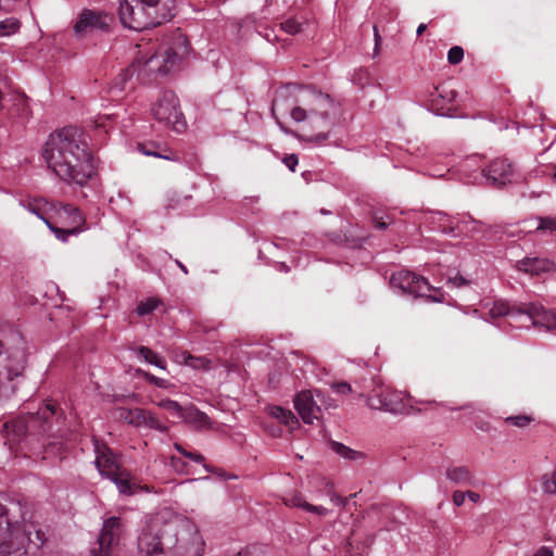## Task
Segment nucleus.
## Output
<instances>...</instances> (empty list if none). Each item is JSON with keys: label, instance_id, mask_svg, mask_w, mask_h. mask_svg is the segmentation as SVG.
Listing matches in <instances>:
<instances>
[{"label": "nucleus", "instance_id": "obj_44", "mask_svg": "<svg viewBox=\"0 0 556 556\" xmlns=\"http://www.w3.org/2000/svg\"><path fill=\"white\" fill-rule=\"evenodd\" d=\"M463 58L464 49L459 46L452 47L447 52V61L453 65L460 63Z\"/></svg>", "mask_w": 556, "mask_h": 556}, {"label": "nucleus", "instance_id": "obj_39", "mask_svg": "<svg viewBox=\"0 0 556 556\" xmlns=\"http://www.w3.org/2000/svg\"><path fill=\"white\" fill-rule=\"evenodd\" d=\"M144 424L142 426L165 432L166 426L151 412L144 409Z\"/></svg>", "mask_w": 556, "mask_h": 556}, {"label": "nucleus", "instance_id": "obj_24", "mask_svg": "<svg viewBox=\"0 0 556 556\" xmlns=\"http://www.w3.org/2000/svg\"><path fill=\"white\" fill-rule=\"evenodd\" d=\"M266 410L273 418L287 426L290 430H294L300 426L298 418L290 409L273 405L268 406Z\"/></svg>", "mask_w": 556, "mask_h": 556}, {"label": "nucleus", "instance_id": "obj_16", "mask_svg": "<svg viewBox=\"0 0 556 556\" xmlns=\"http://www.w3.org/2000/svg\"><path fill=\"white\" fill-rule=\"evenodd\" d=\"M146 14V8L142 3H137L131 0H122L119 3V20L122 24L130 29L141 31L143 29L153 27L151 23H141L138 20V13Z\"/></svg>", "mask_w": 556, "mask_h": 556}, {"label": "nucleus", "instance_id": "obj_4", "mask_svg": "<svg viewBox=\"0 0 556 556\" xmlns=\"http://www.w3.org/2000/svg\"><path fill=\"white\" fill-rule=\"evenodd\" d=\"M298 103L290 111L291 118L296 123H306L309 130H318L304 135L308 142L323 144L329 137L333 126L331 114L336 104L329 94L306 89L300 92Z\"/></svg>", "mask_w": 556, "mask_h": 556}, {"label": "nucleus", "instance_id": "obj_38", "mask_svg": "<svg viewBox=\"0 0 556 556\" xmlns=\"http://www.w3.org/2000/svg\"><path fill=\"white\" fill-rule=\"evenodd\" d=\"M29 0H0V11L5 13L16 12L26 7Z\"/></svg>", "mask_w": 556, "mask_h": 556}, {"label": "nucleus", "instance_id": "obj_30", "mask_svg": "<svg viewBox=\"0 0 556 556\" xmlns=\"http://www.w3.org/2000/svg\"><path fill=\"white\" fill-rule=\"evenodd\" d=\"M144 409L142 408L127 409L121 413L122 418L136 427H142V424H144Z\"/></svg>", "mask_w": 556, "mask_h": 556}, {"label": "nucleus", "instance_id": "obj_2", "mask_svg": "<svg viewBox=\"0 0 556 556\" xmlns=\"http://www.w3.org/2000/svg\"><path fill=\"white\" fill-rule=\"evenodd\" d=\"M43 159L67 185L84 187L94 174L92 153L83 130L75 126L63 127L49 136Z\"/></svg>", "mask_w": 556, "mask_h": 556}, {"label": "nucleus", "instance_id": "obj_34", "mask_svg": "<svg viewBox=\"0 0 556 556\" xmlns=\"http://www.w3.org/2000/svg\"><path fill=\"white\" fill-rule=\"evenodd\" d=\"M161 301L156 298H149L146 301H142L138 304L136 312L139 316H144L151 314L154 309L159 307Z\"/></svg>", "mask_w": 556, "mask_h": 556}, {"label": "nucleus", "instance_id": "obj_3", "mask_svg": "<svg viewBox=\"0 0 556 556\" xmlns=\"http://www.w3.org/2000/svg\"><path fill=\"white\" fill-rule=\"evenodd\" d=\"M56 417L55 406L53 404H45L35 414L21 416L15 419L3 422L1 433L5 438V444L10 448L21 443L24 439L28 442L35 434H47V442H43L46 452L59 454L63 450V443L56 439H64L65 431L60 428L54 429L52 419Z\"/></svg>", "mask_w": 556, "mask_h": 556}, {"label": "nucleus", "instance_id": "obj_12", "mask_svg": "<svg viewBox=\"0 0 556 556\" xmlns=\"http://www.w3.org/2000/svg\"><path fill=\"white\" fill-rule=\"evenodd\" d=\"M114 17L104 11L84 9L74 25L77 37L84 38L96 33L109 31Z\"/></svg>", "mask_w": 556, "mask_h": 556}, {"label": "nucleus", "instance_id": "obj_40", "mask_svg": "<svg viewBox=\"0 0 556 556\" xmlns=\"http://www.w3.org/2000/svg\"><path fill=\"white\" fill-rule=\"evenodd\" d=\"M367 404L370 408L380 410H384V407H390V405L386 404L383 401L382 390L370 395L367 400Z\"/></svg>", "mask_w": 556, "mask_h": 556}, {"label": "nucleus", "instance_id": "obj_60", "mask_svg": "<svg viewBox=\"0 0 556 556\" xmlns=\"http://www.w3.org/2000/svg\"><path fill=\"white\" fill-rule=\"evenodd\" d=\"M237 556H255V553L253 551L248 549L243 553H239Z\"/></svg>", "mask_w": 556, "mask_h": 556}, {"label": "nucleus", "instance_id": "obj_8", "mask_svg": "<svg viewBox=\"0 0 556 556\" xmlns=\"http://www.w3.org/2000/svg\"><path fill=\"white\" fill-rule=\"evenodd\" d=\"M439 228L453 237H470L483 233L488 226L484 222L475 219L469 214H458L451 217L444 213L438 212L434 217Z\"/></svg>", "mask_w": 556, "mask_h": 556}, {"label": "nucleus", "instance_id": "obj_13", "mask_svg": "<svg viewBox=\"0 0 556 556\" xmlns=\"http://www.w3.org/2000/svg\"><path fill=\"white\" fill-rule=\"evenodd\" d=\"M390 285L403 294L427 296L431 287L426 278L408 270H400L392 275Z\"/></svg>", "mask_w": 556, "mask_h": 556}, {"label": "nucleus", "instance_id": "obj_50", "mask_svg": "<svg viewBox=\"0 0 556 556\" xmlns=\"http://www.w3.org/2000/svg\"><path fill=\"white\" fill-rule=\"evenodd\" d=\"M447 283L459 288V287L468 286L470 283V281L468 279H466L465 277H463L462 275L456 274L453 277H448Z\"/></svg>", "mask_w": 556, "mask_h": 556}, {"label": "nucleus", "instance_id": "obj_45", "mask_svg": "<svg viewBox=\"0 0 556 556\" xmlns=\"http://www.w3.org/2000/svg\"><path fill=\"white\" fill-rule=\"evenodd\" d=\"M455 96L456 93L453 90H446L443 85L435 87L434 91L431 93V97L442 98L446 102H452Z\"/></svg>", "mask_w": 556, "mask_h": 556}, {"label": "nucleus", "instance_id": "obj_56", "mask_svg": "<svg viewBox=\"0 0 556 556\" xmlns=\"http://www.w3.org/2000/svg\"><path fill=\"white\" fill-rule=\"evenodd\" d=\"M466 495L473 503H478L481 498L479 493L472 491H466Z\"/></svg>", "mask_w": 556, "mask_h": 556}, {"label": "nucleus", "instance_id": "obj_58", "mask_svg": "<svg viewBox=\"0 0 556 556\" xmlns=\"http://www.w3.org/2000/svg\"><path fill=\"white\" fill-rule=\"evenodd\" d=\"M426 28H427V25H426V24H420V25L417 27V30H416L417 35H418V36L422 35V34H424V31L426 30Z\"/></svg>", "mask_w": 556, "mask_h": 556}, {"label": "nucleus", "instance_id": "obj_49", "mask_svg": "<svg viewBox=\"0 0 556 556\" xmlns=\"http://www.w3.org/2000/svg\"><path fill=\"white\" fill-rule=\"evenodd\" d=\"M331 389L338 394H349L352 392L351 386L344 381L332 383Z\"/></svg>", "mask_w": 556, "mask_h": 556}, {"label": "nucleus", "instance_id": "obj_15", "mask_svg": "<svg viewBox=\"0 0 556 556\" xmlns=\"http://www.w3.org/2000/svg\"><path fill=\"white\" fill-rule=\"evenodd\" d=\"M52 217L55 219L54 223L71 227V228H79L85 230V216L79 211L78 207L73 206L72 204H64L61 202H55L51 205Z\"/></svg>", "mask_w": 556, "mask_h": 556}, {"label": "nucleus", "instance_id": "obj_1", "mask_svg": "<svg viewBox=\"0 0 556 556\" xmlns=\"http://www.w3.org/2000/svg\"><path fill=\"white\" fill-rule=\"evenodd\" d=\"M137 546L139 556H202L205 542L189 518L157 516L142 529Z\"/></svg>", "mask_w": 556, "mask_h": 556}, {"label": "nucleus", "instance_id": "obj_36", "mask_svg": "<svg viewBox=\"0 0 556 556\" xmlns=\"http://www.w3.org/2000/svg\"><path fill=\"white\" fill-rule=\"evenodd\" d=\"M157 406L173 413L175 416L181 418L186 407H182L178 402L165 399L160 402H157Z\"/></svg>", "mask_w": 556, "mask_h": 556}, {"label": "nucleus", "instance_id": "obj_51", "mask_svg": "<svg viewBox=\"0 0 556 556\" xmlns=\"http://www.w3.org/2000/svg\"><path fill=\"white\" fill-rule=\"evenodd\" d=\"M283 163L291 172H295L299 160L295 154H290L283 159Z\"/></svg>", "mask_w": 556, "mask_h": 556}, {"label": "nucleus", "instance_id": "obj_20", "mask_svg": "<svg viewBox=\"0 0 556 556\" xmlns=\"http://www.w3.org/2000/svg\"><path fill=\"white\" fill-rule=\"evenodd\" d=\"M109 480L116 485L118 492L123 495H134L140 489V486L134 481L131 473L123 468L111 476Z\"/></svg>", "mask_w": 556, "mask_h": 556}, {"label": "nucleus", "instance_id": "obj_33", "mask_svg": "<svg viewBox=\"0 0 556 556\" xmlns=\"http://www.w3.org/2000/svg\"><path fill=\"white\" fill-rule=\"evenodd\" d=\"M137 374L142 377L146 381H148L149 383L151 384H154L155 387H159V388H162V389H169L170 387H173V384L166 380V379H163V378H159L146 370H142V369H138L137 370Z\"/></svg>", "mask_w": 556, "mask_h": 556}, {"label": "nucleus", "instance_id": "obj_42", "mask_svg": "<svg viewBox=\"0 0 556 556\" xmlns=\"http://www.w3.org/2000/svg\"><path fill=\"white\" fill-rule=\"evenodd\" d=\"M281 29L290 35L299 34L302 30V24L294 18H289L281 23Z\"/></svg>", "mask_w": 556, "mask_h": 556}, {"label": "nucleus", "instance_id": "obj_5", "mask_svg": "<svg viewBox=\"0 0 556 556\" xmlns=\"http://www.w3.org/2000/svg\"><path fill=\"white\" fill-rule=\"evenodd\" d=\"M188 52L189 42L187 37L180 31H176L169 39L163 41L150 58L144 61L140 59L135 61L126 73L119 75L118 80L114 83L112 88L123 91L129 72H131V74L138 72L139 75L141 73L146 75H166L177 66L179 61L182 60Z\"/></svg>", "mask_w": 556, "mask_h": 556}, {"label": "nucleus", "instance_id": "obj_61", "mask_svg": "<svg viewBox=\"0 0 556 556\" xmlns=\"http://www.w3.org/2000/svg\"><path fill=\"white\" fill-rule=\"evenodd\" d=\"M170 460H172V465H173L175 468H177V464L179 463V459H178L177 457H174V456H173V457L170 458Z\"/></svg>", "mask_w": 556, "mask_h": 556}, {"label": "nucleus", "instance_id": "obj_41", "mask_svg": "<svg viewBox=\"0 0 556 556\" xmlns=\"http://www.w3.org/2000/svg\"><path fill=\"white\" fill-rule=\"evenodd\" d=\"M138 150L142 154L148 155V156H155V157L165 159V160H176V156L173 155L172 153L170 154H163L162 152L149 149L148 144H146V143H139L138 144Z\"/></svg>", "mask_w": 556, "mask_h": 556}, {"label": "nucleus", "instance_id": "obj_62", "mask_svg": "<svg viewBox=\"0 0 556 556\" xmlns=\"http://www.w3.org/2000/svg\"><path fill=\"white\" fill-rule=\"evenodd\" d=\"M288 266L286 264H280V270H285V271H288Z\"/></svg>", "mask_w": 556, "mask_h": 556}, {"label": "nucleus", "instance_id": "obj_55", "mask_svg": "<svg viewBox=\"0 0 556 556\" xmlns=\"http://www.w3.org/2000/svg\"><path fill=\"white\" fill-rule=\"evenodd\" d=\"M374 37H375V51H377L381 43L382 38H381L378 27L376 25H374Z\"/></svg>", "mask_w": 556, "mask_h": 556}, {"label": "nucleus", "instance_id": "obj_29", "mask_svg": "<svg viewBox=\"0 0 556 556\" xmlns=\"http://www.w3.org/2000/svg\"><path fill=\"white\" fill-rule=\"evenodd\" d=\"M180 358H176L177 362H182L184 364L195 368V369H208L210 368V362L205 357H197L192 356L188 352H181L179 355Z\"/></svg>", "mask_w": 556, "mask_h": 556}, {"label": "nucleus", "instance_id": "obj_64", "mask_svg": "<svg viewBox=\"0 0 556 556\" xmlns=\"http://www.w3.org/2000/svg\"><path fill=\"white\" fill-rule=\"evenodd\" d=\"M429 299H431L432 301H440L438 298L435 296H428Z\"/></svg>", "mask_w": 556, "mask_h": 556}, {"label": "nucleus", "instance_id": "obj_22", "mask_svg": "<svg viewBox=\"0 0 556 556\" xmlns=\"http://www.w3.org/2000/svg\"><path fill=\"white\" fill-rule=\"evenodd\" d=\"M523 303L510 304L507 301H495L491 306L489 313L492 318L508 316L515 321L520 320L521 307Z\"/></svg>", "mask_w": 556, "mask_h": 556}, {"label": "nucleus", "instance_id": "obj_52", "mask_svg": "<svg viewBox=\"0 0 556 556\" xmlns=\"http://www.w3.org/2000/svg\"><path fill=\"white\" fill-rule=\"evenodd\" d=\"M466 497V492L455 491L452 496L453 504L457 507H460L465 503Z\"/></svg>", "mask_w": 556, "mask_h": 556}, {"label": "nucleus", "instance_id": "obj_7", "mask_svg": "<svg viewBox=\"0 0 556 556\" xmlns=\"http://www.w3.org/2000/svg\"><path fill=\"white\" fill-rule=\"evenodd\" d=\"M151 113L155 121L177 132H182L187 127L179 99L170 90L162 91L159 94L151 105Z\"/></svg>", "mask_w": 556, "mask_h": 556}, {"label": "nucleus", "instance_id": "obj_37", "mask_svg": "<svg viewBox=\"0 0 556 556\" xmlns=\"http://www.w3.org/2000/svg\"><path fill=\"white\" fill-rule=\"evenodd\" d=\"M285 504L290 507H296L307 510L308 502L305 501L302 494L294 492L285 497Z\"/></svg>", "mask_w": 556, "mask_h": 556}, {"label": "nucleus", "instance_id": "obj_28", "mask_svg": "<svg viewBox=\"0 0 556 556\" xmlns=\"http://www.w3.org/2000/svg\"><path fill=\"white\" fill-rule=\"evenodd\" d=\"M137 355L143 358L144 362L154 365L162 370H166V361L151 349L147 346H140L137 350Z\"/></svg>", "mask_w": 556, "mask_h": 556}, {"label": "nucleus", "instance_id": "obj_10", "mask_svg": "<svg viewBox=\"0 0 556 556\" xmlns=\"http://www.w3.org/2000/svg\"><path fill=\"white\" fill-rule=\"evenodd\" d=\"M25 531L10 517V509L0 503V556H9L18 552L25 540Z\"/></svg>", "mask_w": 556, "mask_h": 556}, {"label": "nucleus", "instance_id": "obj_32", "mask_svg": "<svg viewBox=\"0 0 556 556\" xmlns=\"http://www.w3.org/2000/svg\"><path fill=\"white\" fill-rule=\"evenodd\" d=\"M331 445H332L333 451L337 454H339L340 456H342L343 458L354 460V459L362 458L364 456L363 453L354 451V450L345 446L342 443L333 442Z\"/></svg>", "mask_w": 556, "mask_h": 556}, {"label": "nucleus", "instance_id": "obj_14", "mask_svg": "<svg viewBox=\"0 0 556 556\" xmlns=\"http://www.w3.org/2000/svg\"><path fill=\"white\" fill-rule=\"evenodd\" d=\"M521 309L519 321H522V324L520 326L529 327V325H532L533 327L547 330L556 328V315L545 309L542 305L538 303H523Z\"/></svg>", "mask_w": 556, "mask_h": 556}, {"label": "nucleus", "instance_id": "obj_47", "mask_svg": "<svg viewBox=\"0 0 556 556\" xmlns=\"http://www.w3.org/2000/svg\"><path fill=\"white\" fill-rule=\"evenodd\" d=\"M532 418L527 415L510 416L505 419L506 422L519 428L528 426Z\"/></svg>", "mask_w": 556, "mask_h": 556}, {"label": "nucleus", "instance_id": "obj_27", "mask_svg": "<svg viewBox=\"0 0 556 556\" xmlns=\"http://www.w3.org/2000/svg\"><path fill=\"white\" fill-rule=\"evenodd\" d=\"M46 226L55 236V238L63 243L68 242L70 237L77 236L83 232V229L65 227L62 225L59 226V224L52 223L51 220H46Z\"/></svg>", "mask_w": 556, "mask_h": 556}, {"label": "nucleus", "instance_id": "obj_25", "mask_svg": "<svg viewBox=\"0 0 556 556\" xmlns=\"http://www.w3.org/2000/svg\"><path fill=\"white\" fill-rule=\"evenodd\" d=\"M446 478L455 483L463 485H473V476L466 466H453L446 469Z\"/></svg>", "mask_w": 556, "mask_h": 556}, {"label": "nucleus", "instance_id": "obj_18", "mask_svg": "<svg viewBox=\"0 0 556 556\" xmlns=\"http://www.w3.org/2000/svg\"><path fill=\"white\" fill-rule=\"evenodd\" d=\"M97 451V457H96V466L100 472L101 476L109 479L111 476H113L116 471L121 469L119 465L117 464L112 451L105 446H96Z\"/></svg>", "mask_w": 556, "mask_h": 556}, {"label": "nucleus", "instance_id": "obj_43", "mask_svg": "<svg viewBox=\"0 0 556 556\" xmlns=\"http://www.w3.org/2000/svg\"><path fill=\"white\" fill-rule=\"evenodd\" d=\"M536 231H556V216L555 217H540Z\"/></svg>", "mask_w": 556, "mask_h": 556}, {"label": "nucleus", "instance_id": "obj_53", "mask_svg": "<svg viewBox=\"0 0 556 556\" xmlns=\"http://www.w3.org/2000/svg\"><path fill=\"white\" fill-rule=\"evenodd\" d=\"M306 511L307 513L317 514L318 516H321V517L328 515V513H329V510L326 507L320 506V505L317 506V505H313V504H309L307 506V510Z\"/></svg>", "mask_w": 556, "mask_h": 556}, {"label": "nucleus", "instance_id": "obj_35", "mask_svg": "<svg viewBox=\"0 0 556 556\" xmlns=\"http://www.w3.org/2000/svg\"><path fill=\"white\" fill-rule=\"evenodd\" d=\"M174 447H175V450H176L177 452H179V453H180L181 455H184L185 457H187V458H189V459L193 460V462H194V463H197V464H203V465H204V468H205V470H206L207 472H211V471H212V470H211V468H210L207 465H205V464H204L205 458H204V456H203L202 454L197 453V452H189V451L185 450V448L182 447V445H181V444H179V443H175V444H174Z\"/></svg>", "mask_w": 556, "mask_h": 556}, {"label": "nucleus", "instance_id": "obj_59", "mask_svg": "<svg viewBox=\"0 0 556 556\" xmlns=\"http://www.w3.org/2000/svg\"><path fill=\"white\" fill-rule=\"evenodd\" d=\"M175 263L185 274H188L187 267L180 261L175 260Z\"/></svg>", "mask_w": 556, "mask_h": 556}, {"label": "nucleus", "instance_id": "obj_6", "mask_svg": "<svg viewBox=\"0 0 556 556\" xmlns=\"http://www.w3.org/2000/svg\"><path fill=\"white\" fill-rule=\"evenodd\" d=\"M25 355L22 350L5 349L0 341V400L12 396L23 376Z\"/></svg>", "mask_w": 556, "mask_h": 556}, {"label": "nucleus", "instance_id": "obj_31", "mask_svg": "<svg viewBox=\"0 0 556 556\" xmlns=\"http://www.w3.org/2000/svg\"><path fill=\"white\" fill-rule=\"evenodd\" d=\"M21 28V22L16 17H8L0 21V37H5L17 33Z\"/></svg>", "mask_w": 556, "mask_h": 556}, {"label": "nucleus", "instance_id": "obj_23", "mask_svg": "<svg viewBox=\"0 0 556 556\" xmlns=\"http://www.w3.org/2000/svg\"><path fill=\"white\" fill-rule=\"evenodd\" d=\"M181 419L199 430L212 428V420L210 417L192 405L186 407Z\"/></svg>", "mask_w": 556, "mask_h": 556}, {"label": "nucleus", "instance_id": "obj_46", "mask_svg": "<svg viewBox=\"0 0 556 556\" xmlns=\"http://www.w3.org/2000/svg\"><path fill=\"white\" fill-rule=\"evenodd\" d=\"M543 490L549 494H556V471L551 476L545 475L543 477Z\"/></svg>", "mask_w": 556, "mask_h": 556}, {"label": "nucleus", "instance_id": "obj_54", "mask_svg": "<svg viewBox=\"0 0 556 556\" xmlns=\"http://www.w3.org/2000/svg\"><path fill=\"white\" fill-rule=\"evenodd\" d=\"M329 496H330V502L333 503L334 505L345 506L349 501V498L341 497L340 495H338L333 492L330 493Z\"/></svg>", "mask_w": 556, "mask_h": 556}, {"label": "nucleus", "instance_id": "obj_26", "mask_svg": "<svg viewBox=\"0 0 556 556\" xmlns=\"http://www.w3.org/2000/svg\"><path fill=\"white\" fill-rule=\"evenodd\" d=\"M382 394L384 403L390 405V407H384V412H390L392 414H401L404 412L405 406L403 404L402 394L400 392L382 390Z\"/></svg>", "mask_w": 556, "mask_h": 556}, {"label": "nucleus", "instance_id": "obj_9", "mask_svg": "<svg viewBox=\"0 0 556 556\" xmlns=\"http://www.w3.org/2000/svg\"><path fill=\"white\" fill-rule=\"evenodd\" d=\"M126 532V522L121 517L111 516L103 520L98 538L99 549L92 556H117V551Z\"/></svg>", "mask_w": 556, "mask_h": 556}, {"label": "nucleus", "instance_id": "obj_48", "mask_svg": "<svg viewBox=\"0 0 556 556\" xmlns=\"http://www.w3.org/2000/svg\"><path fill=\"white\" fill-rule=\"evenodd\" d=\"M28 541L34 543L36 546H40L46 541V534L40 529H37L34 532H28Z\"/></svg>", "mask_w": 556, "mask_h": 556}, {"label": "nucleus", "instance_id": "obj_63", "mask_svg": "<svg viewBox=\"0 0 556 556\" xmlns=\"http://www.w3.org/2000/svg\"><path fill=\"white\" fill-rule=\"evenodd\" d=\"M277 105H279V100H275V101H274L273 111L275 110V108H276Z\"/></svg>", "mask_w": 556, "mask_h": 556}, {"label": "nucleus", "instance_id": "obj_57", "mask_svg": "<svg viewBox=\"0 0 556 556\" xmlns=\"http://www.w3.org/2000/svg\"><path fill=\"white\" fill-rule=\"evenodd\" d=\"M375 219V226L376 228H379V229H386L388 224L386 222H382L380 219H378L377 217L374 218Z\"/></svg>", "mask_w": 556, "mask_h": 556}, {"label": "nucleus", "instance_id": "obj_11", "mask_svg": "<svg viewBox=\"0 0 556 556\" xmlns=\"http://www.w3.org/2000/svg\"><path fill=\"white\" fill-rule=\"evenodd\" d=\"M333 406V401L319 390L301 391L294 399V407L305 424H313L315 419H319L323 408L328 409Z\"/></svg>", "mask_w": 556, "mask_h": 556}, {"label": "nucleus", "instance_id": "obj_19", "mask_svg": "<svg viewBox=\"0 0 556 556\" xmlns=\"http://www.w3.org/2000/svg\"><path fill=\"white\" fill-rule=\"evenodd\" d=\"M54 203L49 202L45 198H28L20 201V205L23 208L36 215L45 224L46 220H51V218L47 217V213L51 212V205Z\"/></svg>", "mask_w": 556, "mask_h": 556}, {"label": "nucleus", "instance_id": "obj_21", "mask_svg": "<svg viewBox=\"0 0 556 556\" xmlns=\"http://www.w3.org/2000/svg\"><path fill=\"white\" fill-rule=\"evenodd\" d=\"M517 267L525 273L540 275L541 273L552 271L554 263L547 258L526 257L517 263Z\"/></svg>", "mask_w": 556, "mask_h": 556}, {"label": "nucleus", "instance_id": "obj_17", "mask_svg": "<svg viewBox=\"0 0 556 556\" xmlns=\"http://www.w3.org/2000/svg\"><path fill=\"white\" fill-rule=\"evenodd\" d=\"M483 174L491 184L504 186L513 182L515 169L507 159H496L486 169H483Z\"/></svg>", "mask_w": 556, "mask_h": 556}]
</instances>
